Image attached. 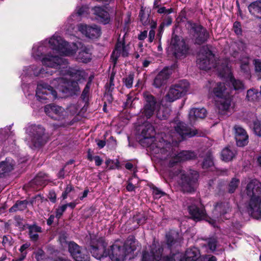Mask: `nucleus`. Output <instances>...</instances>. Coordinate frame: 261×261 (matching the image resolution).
<instances>
[{
	"instance_id": "f257e3e1",
	"label": "nucleus",
	"mask_w": 261,
	"mask_h": 261,
	"mask_svg": "<svg viewBox=\"0 0 261 261\" xmlns=\"http://www.w3.org/2000/svg\"><path fill=\"white\" fill-rule=\"evenodd\" d=\"M155 134L153 127L150 124H147L141 132L142 139L140 143L143 147L148 148L152 154L156 158L162 161H168L170 167L176 163L190 160L195 156L194 152L182 151L178 152L173 150L171 144L163 139L157 141L154 137Z\"/></svg>"
},
{
	"instance_id": "f03ea898",
	"label": "nucleus",
	"mask_w": 261,
	"mask_h": 261,
	"mask_svg": "<svg viewBox=\"0 0 261 261\" xmlns=\"http://www.w3.org/2000/svg\"><path fill=\"white\" fill-rule=\"evenodd\" d=\"M61 73L63 75H69L71 80L68 81L67 77H59L54 80L50 84L51 85L44 83L38 84L36 93L37 99L43 102L44 100L56 98L57 93L54 90V88L62 92H64L65 89L78 91L80 90L79 83H83L88 77L85 71L80 68H70L67 66V68L61 70Z\"/></svg>"
},
{
	"instance_id": "7ed1b4c3",
	"label": "nucleus",
	"mask_w": 261,
	"mask_h": 261,
	"mask_svg": "<svg viewBox=\"0 0 261 261\" xmlns=\"http://www.w3.org/2000/svg\"><path fill=\"white\" fill-rule=\"evenodd\" d=\"M197 65L202 70H209L212 68H217L219 74L223 77L229 79L233 89L237 91H241L244 89V84L242 81L235 79L232 75L227 59L219 60L215 62V56L207 46L201 47L197 59Z\"/></svg>"
},
{
	"instance_id": "20e7f679",
	"label": "nucleus",
	"mask_w": 261,
	"mask_h": 261,
	"mask_svg": "<svg viewBox=\"0 0 261 261\" xmlns=\"http://www.w3.org/2000/svg\"><path fill=\"white\" fill-rule=\"evenodd\" d=\"M250 200L247 205L248 213L256 219H261V182L254 179L251 180L246 188Z\"/></svg>"
},
{
	"instance_id": "39448f33",
	"label": "nucleus",
	"mask_w": 261,
	"mask_h": 261,
	"mask_svg": "<svg viewBox=\"0 0 261 261\" xmlns=\"http://www.w3.org/2000/svg\"><path fill=\"white\" fill-rule=\"evenodd\" d=\"M135 240L133 237L128 238L122 247L117 243L112 245L108 251L112 261H124L127 254L136 250Z\"/></svg>"
},
{
	"instance_id": "423d86ee",
	"label": "nucleus",
	"mask_w": 261,
	"mask_h": 261,
	"mask_svg": "<svg viewBox=\"0 0 261 261\" xmlns=\"http://www.w3.org/2000/svg\"><path fill=\"white\" fill-rule=\"evenodd\" d=\"M28 137L25 141L30 147H39L44 143L45 128L41 125L29 126L26 130Z\"/></svg>"
},
{
	"instance_id": "0eeeda50",
	"label": "nucleus",
	"mask_w": 261,
	"mask_h": 261,
	"mask_svg": "<svg viewBox=\"0 0 261 261\" xmlns=\"http://www.w3.org/2000/svg\"><path fill=\"white\" fill-rule=\"evenodd\" d=\"M189 84L186 80H182L178 83L171 86L166 94L161 100L163 105L165 101L172 102L185 95L189 90Z\"/></svg>"
},
{
	"instance_id": "6e6552de",
	"label": "nucleus",
	"mask_w": 261,
	"mask_h": 261,
	"mask_svg": "<svg viewBox=\"0 0 261 261\" xmlns=\"http://www.w3.org/2000/svg\"><path fill=\"white\" fill-rule=\"evenodd\" d=\"M48 43L53 50L58 51L65 56L73 55L78 47L74 43L69 44L59 36L55 34L48 41Z\"/></svg>"
},
{
	"instance_id": "1a4fd4ad",
	"label": "nucleus",
	"mask_w": 261,
	"mask_h": 261,
	"mask_svg": "<svg viewBox=\"0 0 261 261\" xmlns=\"http://www.w3.org/2000/svg\"><path fill=\"white\" fill-rule=\"evenodd\" d=\"M41 63L43 65L49 68H53L59 69L64 70L67 68V61L62 58L59 57L58 55L54 53L53 54L49 51L41 59Z\"/></svg>"
},
{
	"instance_id": "9d476101",
	"label": "nucleus",
	"mask_w": 261,
	"mask_h": 261,
	"mask_svg": "<svg viewBox=\"0 0 261 261\" xmlns=\"http://www.w3.org/2000/svg\"><path fill=\"white\" fill-rule=\"evenodd\" d=\"M186 27L193 34L195 43L201 44L207 39L208 33L206 30L201 25L189 21L186 23Z\"/></svg>"
},
{
	"instance_id": "9b49d317",
	"label": "nucleus",
	"mask_w": 261,
	"mask_h": 261,
	"mask_svg": "<svg viewBox=\"0 0 261 261\" xmlns=\"http://www.w3.org/2000/svg\"><path fill=\"white\" fill-rule=\"evenodd\" d=\"M198 177L196 171H190L187 174H182L179 181L181 190L184 192H191L195 190Z\"/></svg>"
},
{
	"instance_id": "f8f14e48",
	"label": "nucleus",
	"mask_w": 261,
	"mask_h": 261,
	"mask_svg": "<svg viewBox=\"0 0 261 261\" xmlns=\"http://www.w3.org/2000/svg\"><path fill=\"white\" fill-rule=\"evenodd\" d=\"M193 203L188 206L189 213L193 219L196 221L205 220L214 227H216V220L207 216L204 207L202 206L200 207H198L196 204L197 203V201L193 200Z\"/></svg>"
},
{
	"instance_id": "ddd939ff",
	"label": "nucleus",
	"mask_w": 261,
	"mask_h": 261,
	"mask_svg": "<svg viewBox=\"0 0 261 261\" xmlns=\"http://www.w3.org/2000/svg\"><path fill=\"white\" fill-rule=\"evenodd\" d=\"M143 96L144 103L143 113L147 118H149L157 108L159 107V103L154 96L148 92H144Z\"/></svg>"
},
{
	"instance_id": "4468645a",
	"label": "nucleus",
	"mask_w": 261,
	"mask_h": 261,
	"mask_svg": "<svg viewBox=\"0 0 261 261\" xmlns=\"http://www.w3.org/2000/svg\"><path fill=\"white\" fill-rule=\"evenodd\" d=\"M163 251L162 246L154 242L149 247V252L143 251L142 261L160 260L162 258Z\"/></svg>"
},
{
	"instance_id": "2eb2a0df",
	"label": "nucleus",
	"mask_w": 261,
	"mask_h": 261,
	"mask_svg": "<svg viewBox=\"0 0 261 261\" xmlns=\"http://www.w3.org/2000/svg\"><path fill=\"white\" fill-rule=\"evenodd\" d=\"M44 112L48 117L56 120H62L67 116V112L63 108L54 104L46 105Z\"/></svg>"
},
{
	"instance_id": "dca6fc26",
	"label": "nucleus",
	"mask_w": 261,
	"mask_h": 261,
	"mask_svg": "<svg viewBox=\"0 0 261 261\" xmlns=\"http://www.w3.org/2000/svg\"><path fill=\"white\" fill-rule=\"evenodd\" d=\"M171 47L176 57L186 54L188 50L185 41L176 35L173 36L171 39Z\"/></svg>"
},
{
	"instance_id": "f3484780",
	"label": "nucleus",
	"mask_w": 261,
	"mask_h": 261,
	"mask_svg": "<svg viewBox=\"0 0 261 261\" xmlns=\"http://www.w3.org/2000/svg\"><path fill=\"white\" fill-rule=\"evenodd\" d=\"M78 29L80 32L89 38H97L100 35V29L96 25H89L80 24Z\"/></svg>"
},
{
	"instance_id": "a211bd4d",
	"label": "nucleus",
	"mask_w": 261,
	"mask_h": 261,
	"mask_svg": "<svg viewBox=\"0 0 261 261\" xmlns=\"http://www.w3.org/2000/svg\"><path fill=\"white\" fill-rule=\"evenodd\" d=\"M172 73V70L168 68H164L155 77L153 86L159 88L166 84L168 80Z\"/></svg>"
},
{
	"instance_id": "6ab92c4d",
	"label": "nucleus",
	"mask_w": 261,
	"mask_h": 261,
	"mask_svg": "<svg viewBox=\"0 0 261 261\" xmlns=\"http://www.w3.org/2000/svg\"><path fill=\"white\" fill-rule=\"evenodd\" d=\"M174 130L182 139L188 137H192L197 134V131L195 129L188 128L185 123L179 122L174 124Z\"/></svg>"
},
{
	"instance_id": "aec40b11",
	"label": "nucleus",
	"mask_w": 261,
	"mask_h": 261,
	"mask_svg": "<svg viewBox=\"0 0 261 261\" xmlns=\"http://www.w3.org/2000/svg\"><path fill=\"white\" fill-rule=\"evenodd\" d=\"M233 129L237 145L240 147L246 145L248 143V136L246 130L238 125H236Z\"/></svg>"
},
{
	"instance_id": "412c9836",
	"label": "nucleus",
	"mask_w": 261,
	"mask_h": 261,
	"mask_svg": "<svg viewBox=\"0 0 261 261\" xmlns=\"http://www.w3.org/2000/svg\"><path fill=\"white\" fill-rule=\"evenodd\" d=\"M106 247V244L102 240L99 241L96 246L91 245V253L95 258L100 259L108 255Z\"/></svg>"
},
{
	"instance_id": "4be33fe9",
	"label": "nucleus",
	"mask_w": 261,
	"mask_h": 261,
	"mask_svg": "<svg viewBox=\"0 0 261 261\" xmlns=\"http://www.w3.org/2000/svg\"><path fill=\"white\" fill-rule=\"evenodd\" d=\"M230 211L229 204L227 202L218 203L215 206V209L213 212L214 216L218 219H219V217L222 219L223 217H224V219H227L228 218L224 217V215L227 214Z\"/></svg>"
},
{
	"instance_id": "5701e85b",
	"label": "nucleus",
	"mask_w": 261,
	"mask_h": 261,
	"mask_svg": "<svg viewBox=\"0 0 261 261\" xmlns=\"http://www.w3.org/2000/svg\"><path fill=\"white\" fill-rule=\"evenodd\" d=\"M206 114V110L203 108L191 109L189 113V120L190 124H194L199 119H203L205 117Z\"/></svg>"
},
{
	"instance_id": "b1692460",
	"label": "nucleus",
	"mask_w": 261,
	"mask_h": 261,
	"mask_svg": "<svg viewBox=\"0 0 261 261\" xmlns=\"http://www.w3.org/2000/svg\"><path fill=\"white\" fill-rule=\"evenodd\" d=\"M128 47L125 45L123 42V38L122 39V41L118 40L117 44H116L115 49L113 51L112 54V58L116 60L119 56L121 55L123 57H126L128 54Z\"/></svg>"
},
{
	"instance_id": "393cba45",
	"label": "nucleus",
	"mask_w": 261,
	"mask_h": 261,
	"mask_svg": "<svg viewBox=\"0 0 261 261\" xmlns=\"http://www.w3.org/2000/svg\"><path fill=\"white\" fill-rule=\"evenodd\" d=\"M95 19L98 21L107 24L109 21V15L107 11L100 7H95L92 9Z\"/></svg>"
},
{
	"instance_id": "a878e982",
	"label": "nucleus",
	"mask_w": 261,
	"mask_h": 261,
	"mask_svg": "<svg viewBox=\"0 0 261 261\" xmlns=\"http://www.w3.org/2000/svg\"><path fill=\"white\" fill-rule=\"evenodd\" d=\"M231 99L230 96L221 97V98H218L216 100V105L220 112L222 114H225L226 112L228 111L231 106Z\"/></svg>"
},
{
	"instance_id": "bb28decb",
	"label": "nucleus",
	"mask_w": 261,
	"mask_h": 261,
	"mask_svg": "<svg viewBox=\"0 0 261 261\" xmlns=\"http://www.w3.org/2000/svg\"><path fill=\"white\" fill-rule=\"evenodd\" d=\"M213 92L217 98L221 97H226L230 95L229 90L226 87L224 83H218L214 87Z\"/></svg>"
},
{
	"instance_id": "cd10ccee",
	"label": "nucleus",
	"mask_w": 261,
	"mask_h": 261,
	"mask_svg": "<svg viewBox=\"0 0 261 261\" xmlns=\"http://www.w3.org/2000/svg\"><path fill=\"white\" fill-rule=\"evenodd\" d=\"M25 74L28 75H34L35 76H45L46 75H51L52 72L46 71L43 68H38L36 65H32L26 68Z\"/></svg>"
},
{
	"instance_id": "c85d7f7f",
	"label": "nucleus",
	"mask_w": 261,
	"mask_h": 261,
	"mask_svg": "<svg viewBox=\"0 0 261 261\" xmlns=\"http://www.w3.org/2000/svg\"><path fill=\"white\" fill-rule=\"evenodd\" d=\"M92 58L90 50L85 46L82 45L79 49L77 59L83 63L89 62Z\"/></svg>"
},
{
	"instance_id": "c756f323",
	"label": "nucleus",
	"mask_w": 261,
	"mask_h": 261,
	"mask_svg": "<svg viewBox=\"0 0 261 261\" xmlns=\"http://www.w3.org/2000/svg\"><path fill=\"white\" fill-rule=\"evenodd\" d=\"M47 47L43 45L34 46L32 49V56L36 60H40L47 53Z\"/></svg>"
},
{
	"instance_id": "7c9ffc66",
	"label": "nucleus",
	"mask_w": 261,
	"mask_h": 261,
	"mask_svg": "<svg viewBox=\"0 0 261 261\" xmlns=\"http://www.w3.org/2000/svg\"><path fill=\"white\" fill-rule=\"evenodd\" d=\"M15 164V162L13 159L7 158L5 161L0 163V174L12 171Z\"/></svg>"
},
{
	"instance_id": "2f4dec72",
	"label": "nucleus",
	"mask_w": 261,
	"mask_h": 261,
	"mask_svg": "<svg viewBox=\"0 0 261 261\" xmlns=\"http://www.w3.org/2000/svg\"><path fill=\"white\" fill-rule=\"evenodd\" d=\"M248 10L252 15L261 18V1L252 3L248 6Z\"/></svg>"
},
{
	"instance_id": "473e14b6",
	"label": "nucleus",
	"mask_w": 261,
	"mask_h": 261,
	"mask_svg": "<svg viewBox=\"0 0 261 261\" xmlns=\"http://www.w3.org/2000/svg\"><path fill=\"white\" fill-rule=\"evenodd\" d=\"M28 228L30 239L33 241H36L39 238L38 233L42 232L41 227L36 225H29Z\"/></svg>"
},
{
	"instance_id": "72a5a7b5",
	"label": "nucleus",
	"mask_w": 261,
	"mask_h": 261,
	"mask_svg": "<svg viewBox=\"0 0 261 261\" xmlns=\"http://www.w3.org/2000/svg\"><path fill=\"white\" fill-rule=\"evenodd\" d=\"M184 258L189 261H197L199 257V252L198 250L196 248H191L188 249L185 254Z\"/></svg>"
},
{
	"instance_id": "f704fd0d",
	"label": "nucleus",
	"mask_w": 261,
	"mask_h": 261,
	"mask_svg": "<svg viewBox=\"0 0 261 261\" xmlns=\"http://www.w3.org/2000/svg\"><path fill=\"white\" fill-rule=\"evenodd\" d=\"M48 180L47 174L43 172L39 173L32 181V184H35L39 186H45Z\"/></svg>"
},
{
	"instance_id": "c9c22d12",
	"label": "nucleus",
	"mask_w": 261,
	"mask_h": 261,
	"mask_svg": "<svg viewBox=\"0 0 261 261\" xmlns=\"http://www.w3.org/2000/svg\"><path fill=\"white\" fill-rule=\"evenodd\" d=\"M236 155L234 150L230 149L228 147L223 149L221 152L222 159L225 162L231 161Z\"/></svg>"
},
{
	"instance_id": "e433bc0d",
	"label": "nucleus",
	"mask_w": 261,
	"mask_h": 261,
	"mask_svg": "<svg viewBox=\"0 0 261 261\" xmlns=\"http://www.w3.org/2000/svg\"><path fill=\"white\" fill-rule=\"evenodd\" d=\"M69 251L73 257H76L78 259H81L79 256H77L79 254L77 252L80 251V248L79 245L74 242H70L68 245Z\"/></svg>"
},
{
	"instance_id": "4c0bfd02",
	"label": "nucleus",
	"mask_w": 261,
	"mask_h": 261,
	"mask_svg": "<svg viewBox=\"0 0 261 261\" xmlns=\"http://www.w3.org/2000/svg\"><path fill=\"white\" fill-rule=\"evenodd\" d=\"M27 202L25 200L18 201L9 209L10 212H15L17 211H23L27 208Z\"/></svg>"
},
{
	"instance_id": "58836bf2",
	"label": "nucleus",
	"mask_w": 261,
	"mask_h": 261,
	"mask_svg": "<svg viewBox=\"0 0 261 261\" xmlns=\"http://www.w3.org/2000/svg\"><path fill=\"white\" fill-rule=\"evenodd\" d=\"M258 91L255 89H250L247 92L246 98L248 101H254L258 98Z\"/></svg>"
},
{
	"instance_id": "ea45409f",
	"label": "nucleus",
	"mask_w": 261,
	"mask_h": 261,
	"mask_svg": "<svg viewBox=\"0 0 261 261\" xmlns=\"http://www.w3.org/2000/svg\"><path fill=\"white\" fill-rule=\"evenodd\" d=\"M182 257L183 254L181 252H177L167 256L164 258L163 261H179Z\"/></svg>"
},
{
	"instance_id": "a19ab883",
	"label": "nucleus",
	"mask_w": 261,
	"mask_h": 261,
	"mask_svg": "<svg viewBox=\"0 0 261 261\" xmlns=\"http://www.w3.org/2000/svg\"><path fill=\"white\" fill-rule=\"evenodd\" d=\"M139 16L140 18V21L143 25H146L149 24L150 20L149 19V15L148 13H145V11L141 9L139 13Z\"/></svg>"
},
{
	"instance_id": "79ce46f5",
	"label": "nucleus",
	"mask_w": 261,
	"mask_h": 261,
	"mask_svg": "<svg viewBox=\"0 0 261 261\" xmlns=\"http://www.w3.org/2000/svg\"><path fill=\"white\" fill-rule=\"evenodd\" d=\"M240 183V181L236 178H233L229 182L228 186V190L229 193H233L238 188Z\"/></svg>"
},
{
	"instance_id": "37998d69",
	"label": "nucleus",
	"mask_w": 261,
	"mask_h": 261,
	"mask_svg": "<svg viewBox=\"0 0 261 261\" xmlns=\"http://www.w3.org/2000/svg\"><path fill=\"white\" fill-rule=\"evenodd\" d=\"M207 246L212 251L216 250L218 246V241L216 238H210L207 240Z\"/></svg>"
},
{
	"instance_id": "c03bdc74",
	"label": "nucleus",
	"mask_w": 261,
	"mask_h": 261,
	"mask_svg": "<svg viewBox=\"0 0 261 261\" xmlns=\"http://www.w3.org/2000/svg\"><path fill=\"white\" fill-rule=\"evenodd\" d=\"M213 158L211 154L209 153L208 155L204 159V161L202 164V167L203 168H207L210 167H211L213 165Z\"/></svg>"
},
{
	"instance_id": "a18cd8bd",
	"label": "nucleus",
	"mask_w": 261,
	"mask_h": 261,
	"mask_svg": "<svg viewBox=\"0 0 261 261\" xmlns=\"http://www.w3.org/2000/svg\"><path fill=\"white\" fill-rule=\"evenodd\" d=\"M88 8L86 6H83L77 10L76 13L75 14L72 15L71 17H75V19H78L79 17L84 15L85 14H86L88 12Z\"/></svg>"
},
{
	"instance_id": "49530a36",
	"label": "nucleus",
	"mask_w": 261,
	"mask_h": 261,
	"mask_svg": "<svg viewBox=\"0 0 261 261\" xmlns=\"http://www.w3.org/2000/svg\"><path fill=\"white\" fill-rule=\"evenodd\" d=\"M255 72L256 75L261 78V61L258 59L254 61Z\"/></svg>"
},
{
	"instance_id": "de8ad7c7",
	"label": "nucleus",
	"mask_w": 261,
	"mask_h": 261,
	"mask_svg": "<svg viewBox=\"0 0 261 261\" xmlns=\"http://www.w3.org/2000/svg\"><path fill=\"white\" fill-rule=\"evenodd\" d=\"M79 254L77 256H79L80 258H81L82 260L81 259H78L76 257H73L76 261H89V256L86 253V250H81L77 252Z\"/></svg>"
},
{
	"instance_id": "09e8293b",
	"label": "nucleus",
	"mask_w": 261,
	"mask_h": 261,
	"mask_svg": "<svg viewBox=\"0 0 261 261\" xmlns=\"http://www.w3.org/2000/svg\"><path fill=\"white\" fill-rule=\"evenodd\" d=\"M133 80H134V75L129 74L127 76H126L125 78H124L123 79V82L125 86L127 88H130L133 86Z\"/></svg>"
},
{
	"instance_id": "8fccbe9b",
	"label": "nucleus",
	"mask_w": 261,
	"mask_h": 261,
	"mask_svg": "<svg viewBox=\"0 0 261 261\" xmlns=\"http://www.w3.org/2000/svg\"><path fill=\"white\" fill-rule=\"evenodd\" d=\"M253 130L256 135L261 137V122L258 120L254 122Z\"/></svg>"
},
{
	"instance_id": "3c124183",
	"label": "nucleus",
	"mask_w": 261,
	"mask_h": 261,
	"mask_svg": "<svg viewBox=\"0 0 261 261\" xmlns=\"http://www.w3.org/2000/svg\"><path fill=\"white\" fill-rule=\"evenodd\" d=\"M74 190V187L71 185H68L65 191L62 193V198L63 200L66 199L69 194Z\"/></svg>"
},
{
	"instance_id": "603ef678",
	"label": "nucleus",
	"mask_w": 261,
	"mask_h": 261,
	"mask_svg": "<svg viewBox=\"0 0 261 261\" xmlns=\"http://www.w3.org/2000/svg\"><path fill=\"white\" fill-rule=\"evenodd\" d=\"M67 205L63 204L59 206L56 211V216L58 218H60L63 215V213L66 211Z\"/></svg>"
},
{
	"instance_id": "864d4df0",
	"label": "nucleus",
	"mask_w": 261,
	"mask_h": 261,
	"mask_svg": "<svg viewBox=\"0 0 261 261\" xmlns=\"http://www.w3.org/2000/svg\"><path fill=\"white\" fill-rule=\"evenodd\" d=\"M241 69L244 72H248L249 71V61L248 58L242 62Z\"/></svg>"
},
{
	"instance_id": "5fc2aeb1",
	"label": "nucleus",
	"mask_w": 261,
	"mask_h": 261,
	"mask_svg": "<svg viewBox=\"0 0 261 261\" xmlns=\"http://www.w3.org/2000/svg\"><path fill=\"white\" fill-rule=\"evenodd\" d=\"M35 257L37 261H42L45 258V253L42 250L39 249L34 252Z\"/></svg>"
},
{
	"instance_id": "6e6d98bb",
	"label": "nucleus",
	"mask_w": 261,
	"mask_h": 261,
	"mask_svg": "<svg viewBox=\"0 0 261 261\" xmlns=\"http://www.w3.org/2000/svg\"><path fill=\"white\" fill-rule=\"evenodd\" d=\"M13 240L9 236H4L3 240V244L5 247H9L13 244Z\"/></svg>"
},
{
	"instance_id": "4d7b16f0",
	"label": "nucleus",
	"mask_w": 261,
	"mask_h": 261,
	"mask_svg": "<svg viewBox=\"0 0 261 261\" xmlns=\"http://www.w3.org/2000/svg\"><path fill=\"white\" fill-rule=\"evenodd\" d=\"M153 194L154 198L158 199L164 196L165 193L157 188H153Z\"/></svg>"
},
{
	"instance_id": "13d9d810",
	"label": "nucleus",
	"mask_w": 261,
	"mask_h": 261,
	"mask_svg": "<svg viewBox=\"0 0 261 261\" xmlns=\"http://www.w3.org/2000/svg\"><path fill=\"white\" fill-rule=\"evenodd\" d=\"M136 98L134 97V94L130 93L127 95V99L125 103V107H130L133 101Z\"/></svg>"
},
{
	"instance_id": "bf43d9fd",
	"label": "nucleus",
	"mask_w": 261,
	"mask_h": 261,
	"mask_svg": "<svg viewBox=\"0 0 261 261\" xmlns=\"http://www.w3.org/2000/svg\"><path fill=\"white\" fill-rule=\"evenodd\" d=\"M157 9V12L160 14H170L173 12V9H166L165 7H159V8Z\"/></svg>"
},
{
	"instance_id": "052dcab7",
	"label": "nucleus",
	"mask_w": 261,
	"mask_h": 261,
	"mask_svg": "<svg viewBox=\"0 0 261 261\" xmlns=\"http://www.w3.org/2000/svg\"><path fill=\"white\" fill-rule=\"evenodd\" d=\"M233 30L237 35H240L242 33V29L241 23L238 21H236L233 24Z\"/></svg>"
},
{
	"instance_id": "680f3d73",
	"label": "nucleus",
	"mask_w": 261,
	"mask_h": 261,
	"mask_svg": "<svg viewBox=\"0 0 261 261\" xmlns=\"http://www.w3.org/2000/svg\"><path fill=\"white\" fill-rule=\"evenodd\" d=\"M167 238V244L169 247L174 246L176 243V241L174 240L171 236H166Z\"/></svg>"
},
{
	"instance_id": "e2e57ef3",
	"label": "nucleus",
	"mask_w": 261,
	"mask_h": 261,
	"mask_svg": "<svg viewBox=\"0 0 261 261\" xmlns=\"http://www.w3.org/2000/svg\"><path fill=\"white\" fill-rule=\"evenodd\" d=\"M91 80L87 83L86 87H85L82 96L84 98H85L87 96L89 92V89H90V85Z\"/></svg>"
},
{
	"instance_id": "0e129e2a",
	"label": "nucleus",
	"mask_w": 261,
	"mask_h": 261,
	"mask_svg": "<svg viewBox=\"0 0 261 261\" xmlns=\"http://www.w3.org/2000/svg\"><path fill=\"white\" fill-rule=\"evenodd\" d=\"M49 199L53 203L56 201V194L54 192H50L48 195Z\"/></svg>"
},
{
	"instance_id": "69168bd1",
	"label": "nucleus",
	"mask_w": 261,
	"mask_h": 261,
	"mask_svg": "<svg viewBox=\"0 0 261 261\" xmlns=\"http://www.w3.org/2000/svg\"><path fill=\"white\" fill-rule=\"evenodd\" d=\"M155 37V31L153 30H151L149 33L148 40L149 42H152Z\"/></svg>"
},
{
	"instance_id": "338daca9",
	"label": "nucleus",
	"mask_w": 261,
	"mask_h": 261,
	"mask_svg": "<svg viewBox=\"0 0 261 261\" xmlns=\"http://www.w3.org/2000/svg\"><path fill=\"white\" fill-rule=\"evenodd\" d=\"M147 36V31H144L143 32H141V33L138 36V39L140 40H144Z\"/></svg>"
},
{
	"instance_id": "774afa93",
	"label": "nucleus",
	"mask_w": 261,
	"mask_h": 261,
	"mask_svg": "<svg viewBox=\"0 0 261 261\" xmlns=\"http://www.w3.org/2000/svg\"><path fill=\"white\" fill-rule=\"evenodd\" d=\"M172 22V19L170 16H167L166 19L162 22V23H165V26H169L170 25Z\"/></svg>"
}]
</instances>
